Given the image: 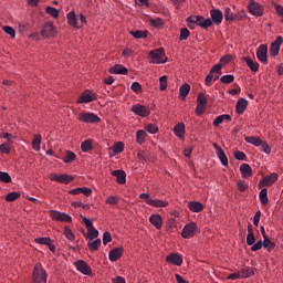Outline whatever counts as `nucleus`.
<instances>
[{
	"instance_id": "63",
	"label": "nucleus",
	"mask_w": 283,
	"mask_h": 283,
	"mask_svg": "<svg viewBox=\"0 0 283 283\" xmlns=\"http://www.w3.org/2000/svg\"><path fill=\"white\" fill-rule=\"evenodd\" d=\"M159 90L160 92H165V90H167V75L159 77Z\"/></svg>"
},
{
	"instance_id": "57",
	"label": "nucleus",
	"mask_w": 283,
	"mask_h": 283,
	"mask_svg": "<svg viewBox=\"0 0 283 283\" xmlns=\"http://www.w3.org/2000/svg\"><path fill=\"white\" fill-rule=\"evenodd\" d=\"M207 103H208V99L205 93H199L197 95V105H203L207 107Z\"/></svg>"
},
{
	"instance_id": "10",
	"label": "nucleus",
	"mask_w": 283,
	"mask_h": 283,
	"mask_svg": "<svg viewBox=\"0 0 283 283\" xmlns=\"http://www.w3.org/2000/svg\"><path fill=\"white\" fill-rule=\"evenodd\" d=\"M277 178H279V176L276 172H272V174L265 176L259 182V189H262L263 187H271L272 185H275V182H277Z\"/></svg>"
},
{
	"instance_id": "7",
	"label": "nucleus",
	"mask_w": 283,
	"mask_h": 283,
	"mask_svg": "<svg viewBox=\"0 0 283 283\" xmlns=\"http://www.w3.org/2000/svg\"><path fill=\"white\" fill-rule=\"evenodd\" d=\"M248 10L253 17H262L264 14V7L255 0H250L248 3Z\"/></svg>"
},
{
	"instance_id": "24",
	"label": "nucleus",
	"mask_w": 283,
	"mask_h": 283,
	"mask_svg": "<svg viewBox=\"0 0 283 283\" xmlns=\"http://www.w3.org/2000/svg\"><path fill=\"white\" fill-rule=\"evenodd\" d=\"M247 107H249V101H247L244 97L239 98L235 105L237 114H244V112H247Z\"/></svg>"
},
{
	"instance_id": "30",
	"label": "nucleus",
	"mask_w": 283,
	"mask_h": 283,
	"mask_svg": "<svg viewBox=\"0 0 283 283\" xmlns=\"http://www.w3.org/2000/svg\"><path fill=\"white\" fill-rule=\"evenodd\" d=\"M66 21L69 23V25H71L72 28H75L76 30H78L81 27H78V22L76 21V12L74 11H70L66 14Z\"/></svg>"
},
{
	"instance_id": "2",
	"label": "nucleus",
	"mask_w": 283,
	"mask_h": 283,
	"mask_svg": "<svg viewBox=\"0 0 283 283\" xmlns=\"http://www.w3.org/2000/svg\"><path fill=\"white\" fill-rule=\"evenodd\" d=\"M148 56L151 60V63H167V57L165 56V49L163 48L150 51L148 53Z\"/></svg>"
},
{
	"instance_id": "1",
	"label": "nucleus",
	"mask_w": 283,
	"mask_h": 283,
	"mask_svg": "<svg viewBox=\"0 0 283 283\" xmlns=\"http://www.w3.org/2000/svg\"><path fill=\"white\" fill-rule=\"evenodd\" d=\"M32 281L33 283H48V272H45V269H43L41 263L34 265Z\"/></svg>"
},
{
	"instance_id": "11",
	"label": "nucleus",
	"mask_w": 283,
	"mask_h": 283,
	"mask_svg": "<svg viewBox=\"0 0 283 283\" xmlns=\"http://www.w3.org/2000/svg\"><path fill=\"white\" fill-rule=\"evenodd\" d=\"M268 52H269V46H266V44H261L256 50L258 61L263 63V65H266V63H269Z\"/></svg>"
},
{
	"instance_id": "58",
	"label": "nucleus",
	"mask_w": 283,
	"mask_h": 283,
	"mask_svg": "<svg viewBox=\"0 0 283 283\" xmlns=\"http://www.w3.org/2000/svg\"><path fill=\"white\" fill-rule=\"evenodd\" d=\"M86 238L88 240H94V239L98 238V230H96V228H94V227H93V229L87 230Z\"/></svg>"
},
{
	"instance_id": "28",
	"label": "nucleus",
	"mask_w": 283,
	"mask_h": 283,
	"mask_svg": "<svg viewBox=\"0 0 283 283\" xmlns=\"http://www.w3.org/2000/svg\"><path fill=\"white\" fill-rule=\"evenodd\" d=\"M189 92H191V85H189V83H184L179 87V98L181 101H185L187 98V96H189Z\"/></svg>"
},
{
	"instance_id": "22",
	"label": "nucleus",
	"mask_w": 283,
	"mask_h": 283,
	"mask_svg": "<svg viewBox=\"0 0 283 283\" xmlns=\"http://www.w3.org/2000/svg\"><path fill=\"white\" fill-rule=\"evenodd\" d=\"M146 205H149V207L165 209V207H169V201L163 199H148L146 200Z\"/></svg>"
},
{
	"instance_id": "52",
	"label": "nucleus",
	"mask_w": 283,
	"mask_h": 283,
	"mask_svg": "<svg viewBox=\"0 0 283 283\" xmlns=\"http://www.w3.org/2000/svg\"><path fill=\"white\" fill-rule=\"evenodd\" d=\"M231 61H233V55H231V54L223 55L220 59L219 63L216 65H221V69H222L223 65H227V63H231Z\"/></svg>"
},
{
	"instance_id": "26",
	"label": "nucleus",
	"mask_w": 283,
	"mask_h": 283,
	"mask_svg": "<svg viewBox=\"0 0 283 283\" xmlns=\"http://www.w3.org/2000/svg\"><path fill=\"white\" fill-rule=\"evenodd\" d=\"M109 74H129V70L122 64H115L113 67L108 69Z\"/></svg>"
},
{
	"instance_id": "64",
	"label": "nucleus",
	"mask_w": 283,
	"mask_h": 283,
	"mask_svg": "<svg viewBox=\"0 0 283 283\" xmlns=\"http://www.w3.org/2000/svg\"><path fill=\"white\" fill-rule=\"evenodd\" d=\"M238 190L241 191V193H244L249 189V185L244 180H239L237 182Z\"/></svg>"
},
{
	"instance_id": "40",
	"label": "nucleus",
	"mask_w": 283,
	"mask_h": 283,
	"mask_svg": "<svg viewBox=\"0 0 283 283\" xmlns=\"http://www.w3.org/2000/svg\"><path fill=\"white\" fill-rule=\"evenodd\" d=\"M146 138H147V133L145 130H137L136 133L137 145H145Z\"/></svg>"
},
{
	"instance_id": "3",
	"label": "nucleus",
	"mask_w": 283,
	"mask_h": 283,
	"mask_svg": "<svg viewBox=\"0 0 283 283\" xmlns=\"http://www.w3.org/2000/svg\"><path fill=\"white\" fill-rule=\"evenodd\" d=\"M40 34L41 36H43V39H54V36H56L57 34L56 27H54V22L44 23Z\"/></svg>"
},
{
	"instance_id": "46",
	"label": "nucleus",
	"mask_w": 283,
	"mask_h": 283,
	"mask_svg": "<svg viewBox=\"0 0 283 283\" xmlns=\"http://www.w3.org/2000/svg\"><path fill=\"white\" fill-rule=\"evenodd\" d=\"M90 251H98L101 248V239H95L93 242L87 243Z\"/></svg>"
},
{
	"instance_id": "12",
	"label": "nucleus",
	"mask_w": 283,
	"mask_h": 283,
	"mask_svg": "<svg viewBox=\"0 0 283 283\" xmlns=\"http://www.w3.org/2000/svg\"><path fill=\"white\" fill-rule=\"evenodd\" d=\"M214 74H222V65H213L210 70V72L207 74L206 78H205V84L207 85V87H211L212 81H213V75Z\"/></svg>"
},
{
	"instance_id": "4",
	"label": "nucleus",
	"mask_w": 283,
	"mask_h": 283,
	"mask_svg": "<svg viewBox=\"0 0 283 283\" xmlns=\"http://www.w3.org/2000/svg\"><path fill=\"white\" fill-rule=\"evenodd\" d=\"M49 180H52V182H60L61 185H70V182H74V176L67 174L57 175L56 172H52L49 176Z\"/></svg>"
},
{
	"instance_id": "14",
	"label": "nucleus",
	"mask_w": 283,
	"mask_h": 283,
	"mask_svg": "<svg viewBox=\"0 0 283 283\" xmlns=\"http://www.w3.org/2000/svg\"><path fill=\"white\" fill-rule=\"evenodd\" d=\"M35 244H42L44 247H49V250L52 253H56V245L52 243V239L50 237H39L34 239Z\"/></svg>"
},
{
	"instance_id": "20",
	"label": "nucleus",
	"mask_w": 283,
	"mask_h": 283,
	"mask_svg": "<svg viewBox=\"0 0 283 283\" xmlns=\"http://www.w3.org/2000/svg\"><path fill=\"white\" fill-rule=\"evenodd\" d=\"M137 158L138 160H144V163H156V160H158L156 156H151L147 150H139L137 153Z\"/></svg>"
},
{
	"instance_id": "36",
	"label": "nucleus",
	"mask_w": 283,
	"mask_h": 283,
	"mask_svg": "<svg viewBox=\"0 0 283 283\" xmlns=\"http://www.w3.org/2000/svg\"><path fill=\"white\" fill-rule=\"evenodd\" d=\"M175 135L177 138H184L185 136V123H179L174 127Z\"/></svg>"
},
{
	"instance_id": "23",
	"label": "nucleus",
	"mask_w": 283,
	"mask_h": 283,
	"mask_svg": "<svg viewBox=\"0 0 283 283\" xmlns=\"http://www.w3.org/2000/svg\"><path fill=\"white\" fill-rule=\"evenodd\" d=\"M112 176H115L117 185H125L127 182V174L125 170H113Z\"/></svg>"
},
{
	"instance_id": "44",
	"label": "nucleus",
	"mask_w": 283,
	"mask_h": 283,
	"mask_svg": "<svg viewBox=\"0 0 283 283\" xmlns=\"http://www.w3.org/2000/svg\"><path fill=\"white\" fill-rule=\"evenodd\" d=\"M81 149L84 154H87V151H92V149H94V147L92 146V140L91 139H86L81 144Z\"/></svg>"
},
{
	"instance_id": "25",
	"label": "nucleus",
	"mask_w": 283,
	"mask_h": 283,
	"mask_svg": "<svg viewBox=\"0 0 283 283\" xmlns=\"http://www.w3.org/2000/svg\"><path fill=\"white\" fill-rule=\"evenodd\" d=\"M242 61H244L251 72H259L260 71V63L253 61L251 56H243Z\"/></svg>"
},
{
	"instance_id": "21",
	"label": "nucleus",
	"mask_w": 283,
	"mask_h": 283,
	"mask_svg": "<svg viewBox=\"0 0 283 283\" xmlns=\"http://www.w3.org/2000/svg\"><path fill=\"white\" fill-rule=\"evenodd\" d=\"M195 19H197V25L199 28H202V30H208V28H211L213 25V21L211 19H205L202 15H195Z\"/></svg>"
},
{
	"instance_id": "19",
	"label": "nucleus",
	"mask_w": 283,
	"mask_h": 283,
	"mask_svg": "<svg viewBox=\"0 0 283 283\" xmlns=\"http://www.w3.org/2000/svg\"><path fill=\"white\" fill-rule=\"evenodd\" d=\"M166 262H169V264H174L175 266H182V256L172 252L166 256Z\"/></svg>"
},
{
	"instance_id": "59",
	"label": "nucleus",
	"mask_w": 283,
	"mask_h": 283,
	"mask_svg": "<svg viewBox=\"0 0 283 283\" xmlns=\"http://www.w3.org/2000/svg\"><path fill=\"white\" fill-rule=\"evenodd\" d=\"M221 83H224L226 85H230V83H233L235 81V76L233 75H223L220 77Z\"/></svg>"
},
{
	"instance_id": "45",
	"label": "nucleus",
	"mask_w": 283,
	"mask_h": 283,
	"mask_svg": "<svg viewBox=\"0 0 283 283\" xmlns=\"http://www.w3.org/2000/svg\"><path fill=\"white\" fill-rule=\"evenodd\" d=\"M113 151L115 155L123 154L125 151V144L123 142H117L113 145Z\"/></svg>"
},
{
	"instance_id": "61",
	"label": "nucleus",
	"mask_w": 283,
	"mask_h": 283,
	"mask_svg": "<svg viewBox=\"0 0 283 283\" xmlns=\"http://www.w3.org/2000/svg\"><path fill=\"white\" fill-rule=\"evenodd\" d=\"M12 150V147L10 146V143H3L0 145V154H10Z\"/></svg>"
},
{
	"instance_id": "29",
	"label": "nucleus",
	"mask_w": 283,
	"mask_h": 283,
	"mask_svg": "<svg viewBox=\"0 0 283 283\" xmlns=\"http://www.w3.org/2000/svg\"><path fill=\"white\" fill-rule=\"evenodd\" d=\"M149 222L153 224V227H156V229H163V216L151 214L149 217Z\"/></svg>"
},
{
	"instance_id": "17",
	"label": "nucleus",
	"mask_w": 283,
	"mask_h": 283,
	"mask_svg": "<svg viewBox=\"0 0 283 283\" xmlns=\"http://www.w3.org/2000/svg\"><path fill=\"white\" fill-rule=\"evenodd\" d=\"M210 15V21H212V23H214L216 25H220V23H222V19H224V14H222V11L220 9H211Z\"/></svg>"
},
{
	"instance_id": "53",
	"label": "nucleus",
	"mask_w": 283,
	"mask_h": 283,
	"mask_svg": "<svg viewBox=\"0 0 283 283\" xmlns=\"http://www.w3.org/2000/svg\"><path fill=\"white\" fill-rule=\"evenodd\" d=\"M191 32L187 28L180 29L179 41H187L190 36Z\"/></svg>"
},
{
	"instance_id": "42",
	"label": "nucleus",
	"mask_w": 283,
	"mask_h": 283,
	"mask_svg": "<svg viewBox=\"0 0 283 283\" xmlns=\"http://www.w3.org/2000/svg\"><path fill=\"white\" fill-rule=\"evenodd\" d=\"M74 160H76V154H74V151L72 150H67L66 156L63 158V163H65L66 165H70L74 163Z\"/></svg>"
},
{
	"instance_id": "48",
	"label": "nucleus",
	"mask_w": 283,
	"mask_h": 283,
	"mask_svg": "<svg viewBox=\"0 0 283 283\" xmlns=\"http://www.w3.org/2000/svg\"><path fill=\"white\" fill-rule=\"evenodd\" d=\"M186 23H188L190 30H193L198 25V19H196V15H190L186 19Z\"/></svg>"
},
{
	"instance_id": "39",
	"label": "nucleus",
	"mask_w": 283,
	"mask_h": 283,
	"mask_svg": "<svg viewBox=\"0 0 283 283\" xmlns=\"http://www.w3.org/2000/svg\"><path fill=\"white\" fill-rule=\"evenodd\" d=\"M238 17L235 13L231 12V8L227 7L224 9V20L226 21H238Z\"/></svg>"
},
{
	"instance_id": "27",
	"label": "nucleus",
	"mask_w": 283,
	"mask_h": 283,
	"mask_svg": "<svg viewBox=\"0 0 283 283\" xmlns=\"http://www.w3.org/2000/svg\"><path fill=\"white\" fill-rule=\"evenodd\" d=\"M188 209H190L192 213H200L205 210V205L200 201H189Z\"/></svg>"
},
{
	"instance_id": "16",
	"label": "nucleus",
	"mask_w": 283,
	"mask_h": 283,
	"mask_svg": "<svg viewBox=\"0 0 283 283\" xmlns=\"http://www.w3.org/2000/svg\"><path fill=\"white\" fill-rule=\"evenodd\" d=\"M283 38L279 35L274 42L271 43L270 46V56H277L280 54V48L282 46Z\"/></svg>"
},
{
	"instance_id": "62",
	"label": "nucleus",
	"mask_w": 283,
	"mask_h": 283,
	"mask_svg": "<svg viewBox=\"0 0 283 283\" xmlns=\"http://www.w3.org/2000/svg\"><path fill=\"white\" fill-rule=\"evenodd\" d=\"M118 202H120V198H118L117 196H108L105 199L106 205H117Z\"/></svg>"
},
{
	"instance_id": "8",
	"label": "nucleus",
	"mask_w": 283,
	"mask_h": 283,
	"mask_svg": "<svg viewBox=\"0 0 283 283\" xmlns=\"http://www.w3.org/2000/svg\"><path fill=\"white\" fill-rule=\"evenodd\" d=\"M130 112L136 114V116H140L142 118H147V116L151 114V109H149L148 106L140 104L133 105Z\"/></svg>"
},
{
	"instance_id": "43",
	"label": "nucleus",
	"mask_w": 283,
	"mask_h": 283,
	"mask_svg": "<svg viewBox=\"0 0 283 283\" xmlns=\"http://www.w3.org/2000/svg\"><path fill=\"white\" fill-rule=\"evenodd\" d=\"M217 156L223 167H229V158L227 157V154H224V150H219V153H217Z\"/></svg>"
},
{
	"instance_id": "56",
	"label": "nucleus",
	"mask_w": 283,
	"mask_h": 283,
	"mask_svg": "<svg viewBox=\"0 0 283 283\" xmlns=\"http://www.w3.org/2000/svg\"><path fill=\"white\" fill-rule=\"evenodd\" d=\"M0 182H4L6 185L12 182V177L10 174L0 171Z\"/></svg>"
},
{
	"instance_id": "32",
	"label": "nucleus",
	"mask_w": 283,
	"mask_h": 283,
	"mask_svg": "<svg viewBox=\"0 0 283 283\" xmlns=\"http://www.w3.org/2000/svg\"><path fill=\"white\" fill-rule=\"evenodd\" d=\"M178 229V224H176V218H170L166 222V231L167 233H174Z\"/></svg>"
},
{
	"instance_id": "38",
	"label": "nucleus",
	"mask_w": 283,
	"mask_h": 283,
	"mask_svg": "<svg viewBox=\"0 0 283 283\" xmlns=\"http://www.w3.org/2000/svg\"><path fill=\"white\" fill-rule=\"evenodd\" d=\"M240 273H241L242 280H247V277H252V275H255V268L242 269Z\"/></svg>"
},
{
	"instance_id": "31",
	"label": "nucleus",
	"mask_w": 283,
	"mask_h": 283,
	"mask_svg": "<svg viewBox=\"0 0 283 283\" xmlns=\"http://www.w3.org/2000/svg\"><path fill=\"white\" fill-rule=\"evenodd\" d=\"M240 171H241L242 178L244 179L251 178V176H253V169H251V166L249 164H242L240 166Z\"/></svg>"
},
{
	"instance_id": "5",
	"label": "nucleus",
	"mask_w": 283,
	"mask_h": 283,
	"mask_svg": "<svg viewBox=\"0 0 283 283\" xmlns=\"http://www.w3.org/2000/svg\"><path fill=\"white\" fill-rule=\"evenodd\" d=\"M198 231V224L196 222H189L187 223L182 231H181V238L185 240H189L190 238H193L196 235V232Z\"/></svg>"
},
{
	"instance_id": "37",
	"label": "nucleus",
	"mask_w": 283,
	"mask_h": 283,
	"mask_svg": "<svg viewBox=\"0 0 283 283\" xmlns=\"http://www.w3.org/2000/svg\"><path fill=\"white\" fill-rule=\"evenodd\" d=\"M129 34L134 39H147V35L149 34V31H147V30H144V31L136 30V31H130Z\"/></svg>"
},
{
	"instance_id": "33",
	"label": "nucleus",
	"mask_w": 283,
	"mask_h": 283,
	"mask_svg": "<svg viewBox=\"0 0 283 283\" xmlns=\"http://www.w3.org/2000/svg\"><path fill=\"white\" fill-rule=\"evenodd\" d=\"M260 202L263 206L269 205V190L266 188H262L259 192Z\"/></svg>"
},
{
	"instance_id": "55",
	"label": "nucleus",
	"mask_w": 283,
	"mask_h": 283,
	"mask_svg": "<svg viewBox=\"0 0 283 283\" xmlns=\"http://www.w3.org/2000/svg\"><path fill=\"white\" fill-rule=\"evenodd\" d=\"M18 198H21L20 192H9L4 199L7 202H14V200H18Z\"/></svg>"
},
{
	"instance_id": "18",
	"label": "nucleus",
	"mask_w": 283,
	"mask_h": 283,
	"mask_svg": "<svg viewBox=\"0 0 283 283\" xmlns=\"http://www.w3.org/2000/svg\"><path fill=\"white\" fill-rule=\"evenodd\" d=\"M75 266L77 271H80V273H82L83 275H92V268L87 265V262L78 260L77 262H75Z\"/></svg>"
},
{
	"instance_id": "51",
	"label": "nucleus",
	"mask_w": 283,
	"mask_h": 283,
	"mask_svg": "<svg viewBox=\"0 0 283 283\" xmlns=\"http://www.w3.org/2000/svg\"><path fill=\"white\" fill-rule=\"evenodd\" d=\"M45 12L46 14H50V17H53V19H59V9L54 7H46Z\"/></svg>"
},
{
	"instance_id": "49",
	"label": "nucleus",
	"mask_w": 283,
	"mask_h": 283,
	"mask_svg": "<svg viewBox=\"0 0 283 283\" xmlns=\"http://www.w3.org/2000/svg\"><path fill=\"white\" fill-rule=\"evenodd\" d=\"M64 235L70 240V242H74V240H76L74 232H72V229L67 226L64 227Z\"/></svg>"
},
{
	"instance_id": "15",
	"label": "nucleus",
	"mask_w": 283,
	"mask_h": 283,
	"mask_svg": "<svg viewBox=\"0 0 283 283\" xmlns=\"http://www.w3.org/2000/svg\"><path fill=\"white\" fill-rule=\"evenodd\" d=\"M123 253H125V248L123 247L114 248L108 253V260L111 262H118V260L123 258Z\"/></svg>"
},
{
	"instance_id": "13",
	"label": "nucleus",
	"mask_w": 283,
	"mask_h": 283,
	"mask_svg": "<svg viewBox=\"0 0 283 283\" xmlns=\"http://www.w3.org/2000/svg\"><path fill=\"white\" fill-rule=\"evenodd\" d=\"M78 120H81V123H101V117H98V115L94 114V113H81L78 115Z\"/></svg>"
},
{
	"instance_id": "50",
	"label": "nucleus",
	"mask_w": 283,
	"mask_h": 283,
	"mask_svg": "<svg viewBox=\"0 0 283 283\" xmlns=\"http://www.w3.org/2000/svg\"><path fill=\"white\" fill-rule=\"evenodd\" d=\"M144 129L148 132V134H158V125L156 124H146Z\"/></svg>"
},
{
	"instance_id": "9",
	"label": "nucleus",
	"mask_w": 283,
	"mask_h": 283,
	"mask_svg": "<svg viewBox=\"0 0 283 283\" xmlns=\"http://www.w3.org/2000/svg\"><path fill=\"white\" fill-rule=\"evenodd\" d=\"M50 216L52 220H55V222H72L71 216L65 212H60L57 210H50Z\"/></svg>"
},
{
	"instance_id": "35",
	"label": "nucleus",
	"mask_w": 283,
	"mask_h": 283,
	"mask_svg": "<svg viewBox=\"0 0 283 283\" xmlns=\"http://www.w3.org/2000/svg\"><path fill=\"white\" fill-rule=\"evenodd\" d=\"M263 247H264V249L268 250V253H273V251H275V247H277V244H275V242L271 241V239L265 238L263 240Z\"/></svg>"
},
{
	"instance_id": "6",
	"label": "nucleus",
	"mask_w": 283,
	"mask_h": 283,
	"mask_svg": "<svg viewBox=\"0 0 283 283\" xmlns=\"http://www.w3.org/2000/svg\"><path fill=\"white\" fill-rule=\"evenodd\" d=\"M93 101H98V95L96 93L92 94V91L86 90L77 98L76 103L77 105H83L85 103H93Z\"/></svg>"
},
{
	"instance_id": "34",
	"label": "nucleus",
	"mask_w": 283,
	"mask_h": 283,
	"mask_svg": "<svg viewBox=\"0 0 283 283\" xmlns=\"http://www.w3.org/2000/svg\"><path fill=\"white\" fill-rule=\"evenodd\" d=\"M245 143H249L250 145H254V147H260L262 145V138L255 137V136H247L244 137Z\"/></svg>"
},
{
	"instance_id": "47",
	"label": "nucleus",
	"mask_w": 283,
	"mask_h": 283,
	"mask_svg": "<svg viewBox=\"0 0 283 283\" xmlns=\"http://www.w3.org/2000/svg\"><path fill=\"white\" fill-rule=\"evenodd\" d=\"M149 23L153 28H163L165 25L163 18L150 19Z\"/></svg>"
},
{
	"instance_id": "41",
	"label": "nucleus",
	"mask_w": 283,
	"mask_h": 283,
	"mask_svg": "<svg viewBox=\"0 0 283 283\" xmlns=\"http://www.w3.org/2000/svg\"><path fill=\"white\" fill-rule=\"evenodd\" d=\"M41 135H34L32 140V149H34V151H41Z\"/></svg>"
},
{
	"instance_id": "54",
	"label": "nucleus",
	"mask_w": 283,
	"mask_h": 283,
	"mask_svg": "<svg viewBox=\"0 0 283 283\" xmlns=\"http://www.w3.org/2000/svg\"><path fill=\"white\" fill-rule=\"evenodd\" d=\"M72 207H74L75 209H84V211H90L91 207L88 203H83L81 201H73L72 202Z\"/></svg>"
},
{
	"instance_id": "60",
	"label": "nucleus",
	"mask_w": 283,
	"mask_h": 283,
	"mask_svg": "<svg viewBox=\"0 0 283 283\" xmlns=\"http://www.w3.org/2000/svg\"><path fill=\"white\" fill-rule=\"evenodd\" d=\"M3 32H6V34H9V36H11V39H14L17 36V32L14 31V28L9 27V25H4L2 28Z\"/></svg>"
}]
</instances>
